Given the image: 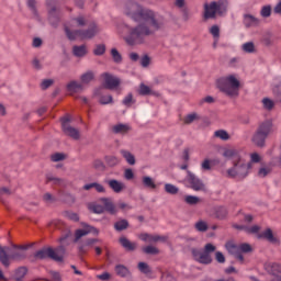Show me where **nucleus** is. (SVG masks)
I'll return each mask as SVG.
<instances>
[{
	"label": "nucleus",
	"instance_id": "obj_45",
	"mask_svg": "<svg viewBox=\"0 0 281 281\" xmlns=\"http://www.w3.org/2000/svg\"><path fill=\"white\" fill-rule=\"evenodd\" d=\"M184 201L186 203H188V205H196L201 201V199H199V196L196 195H187L184 198Z\"/></svg>",
	"mask_w": 281,
	"mask_h": 281
},
{
	"label": "nucleus",
	"instance_id": "obj_44",
	"mask_svg": "<svg viewBox=\"0 0 281 281\" xmlns=\"http://www.w3.org/2000/svg\"><path fill=\"white\" fill-rule=\"evenodd\" d=\"M100 104H113V95L102 94L99 99Z\"/></svg>",
	"mask_w": 281,
	"mask_h": 281
},
{
	"label": "nucleus",
	"instance_id": "obj_22",
	"mask_svg": "<svg viewBox=\"0 0 281 281\" xmlns=\"http://www.w3.org/2000/svg\"><path fill=\"white\" fill-rule=\"evenodd\" d=\"M112 131L116 135H126L131 131V126L128 124H116L112 127Z\"/></svg>",
	"mask_w": 281,
	"mask_h": 281
},
{
	"label": "nucleus",
	"instance_id": "obj_48",
	"mask_svg": "<svg viewBox=\"0 0 281 281\" xmlns=\"http://www.w3.org/2000/svg\"><path fill=\"white\" fill-rule=\"evenodd\" d=\"M65 217L69 221H74L75 223H78V221H80V216L78 215V213H74L71 211H66Z\"/></svg>",
	"mask_w": 281,
	"mask_h": 281
},
{
	"label": "nucleus",
	"instance_id": "obj_7",
	"mask_svg": "<svg viewBox=\"0 0 281 281\" xmlns=\"http://www.w3.org/2000/svg\"><path fill=\"white\" fill-rule=\"evenodd\" d=\"M216 251V246L213 244H206L204 250L192 248L191 254L196 262L200 265H212V255Z\"/></svg>",
	"mask_w": 281,
	"mask_h": 281
},
{
	"label": "nucleus",
	"instance_id": "obj_55",
	"mask_svg": "<svg viewBox=\"0 0 281 281\" xmlns=\"http://www.w3.org/2000/svg\"><path fill=\"white\" fill-rule=\"evenodd\" d=\"M260 14L263 19H269L271 16V5L262 7Z\"/></svg>",
	"mask_w": 281,
	"mask_h": 281
},
{
	"label": "nucleus",
	"instance_id": "obj_21",
	"mask_svg": "<svg viewBox=\"0 0 281 281\" xmlns=\"http://www.w3.org/2000/svg\"><path fill=\"white\" fill-rule=\"evenodd\" d=\"M72 54H74V56H76L77 58H82V57H85V56H87V54H88V50H87V45H80V46H78V45H75L74 47H72Z\"/></svg>",
	"mask_w": 281,
	"mask_h": 281
},
{
	"label": "nucleus",
	"instance_id": "obj_16",
	"mask_svg": "<svg viewBox=\"0 0 281 281\" xmlns=\"http://www.w3.org/2000/svg\"><path fill=\"white\" fill-rule=\"evenodd\" d=\"M140 240L144 243H159V240H166V237H161L159 235H150L148 233H143L139 235Z\"/></svg>",
	"mask_w": 281,
	"mask_h": 281
},
{
	"label": "nucleus",
	"instance_id": "obj_56",
	"mask_svg": "<svg viewBox=\"0 0 281 281\" xmlns=\"http://www.w3.org/2000/svg\"><path fill=\"white\" fill-rule=\"evenodd\" d=\"M46 181L47 183H54V186H60V183H63V180L60 178H56L54 176H47Z\"/></svg>",
	"mask_w": 281,
	"mask_h": 281
},
{
	"label": "nucleus",
	"instance_id": "obj_60",
	"mask_svg": "<svg viewBox=\"0 0 281 281\" xmlns=\"http://www.w3.org/2000/svg\"><path fill=\"white\" fill-rule=\"evenodd\" d=\"M239 251H240V255L249 254L251 251V245H249V244H240L239 245Z\"/></svg>",
	"mask_w": 281,
	"mask_h": 281
},
{
	"label": "nucleus",
	"instance_id": "obj_32",
	"mask_svg": "<svg viewBox=\"0 0 281 281\" xmlns=\"http://www.w3.org/2000/svg\"><path fill=\"white\" fill-rule=\"evenodd\" d=\"M93 78H95V74H93V71L89 70L87 72H85L83 75H81V83L82 85H89V82H91L93 80Z\"/></svg>",
	"mask_w": 281,
	"mask_h": 281
},
{
	"label": "nucleus",
	"instance_id": "obj_12",
	"mask_svg": "<svg viewBox=\"0 0 281 281\" xmlns=\"http://www.w3.org/2000/svg\"><path fill=\"white\" fill-rule=\"evenodd\" d=\"M88 234H100V232L98 231V228L88 225V224H83V229H77L75 232V243H78L82 236H87Z\"/></svg>",
	"mask_w": 281,
	"mask_h": 281
},
{
	"label": "nucleus",
	"instance_id": "obj_51",
	"mask_svg": "<svg viewBox=\"0 0 281 281\" xmlns=\"http://www.w3.org/2000/svg\"><path fill=\"white\" fill-rule=\"evenodd\" d=\"M105 161L111 167L117 166V164H120V159L115 156H106Z\"/></svg>",
	"mask_w": 281,
	"mask_h": 281
},
{
	"label": "nucleus",
	"instance_id": "obj_57",
	"mask_svg": "<svg viewBox=\"0 0 281 281\" xmlns=\"http://www.w3.org/2000/svg\"><path fill=\"white\" fill-rule=\"evenodd\" d=\"M210 34H212V36L214 38H220V36H221V29L218 27V25H213L210 29Z\"/></svg>",
	"mask_w": 281,
	"mask_h": 281
},
{
	"label": "nucleus",
	"instance_id": "obj_31",
	"mask_svg": "<svg viewBox=\"0 0 281 281\" xmlns=\"http://www.w3.org/2000/svg\"><path fill=\"white\" fill-rule=\"evenodd\" d=\"M67 90L71 91L72 93H76L78 91H82V83H80L78 81H70L67 85Z\"/></svg>",
	"mask_w": 281,
	"mask_h": 281
},
{
	"label": "nucleus",
	"instance_id": "obj_39",
	"mask_svg": "<svg viewBox=\"0 0 281 281\" xmlns=\"http://www.w3.org/2000/svg\"><path fill=\"white\" fill-rule=\"evenodd\" d=\"M270 173H271V167L262 166L259 168L257 176L260 179H265V177H267V175H270Z\"/></svg>",
	"mask_w": 281,
	"mask_h": 281
},
{
	"label": "nucleus",
	"instance_id": "obj_61",
	"mask_svg": "<svg viewBox=\"0 0 281 281\" xmlns=\"http://www.w3.org/2000/svg\"><path fill=\"white\" fill-rule=\"evenodd\" d=\"M50 159H52V161H55V162H57V161H64V159H65V154H63V153L53 154V155L50 156Z\"/></svg>",
	"mask_w": 281,
	"mask_h": 281
},
{
	"label": "nucleus",
	"instance_id": "obj_25",
	"mask_svg": "<svg viewBox=\"0 0 281 281\" xmlns=\"http://www.w3.org/2000/svg\"><path fill=\"white\" fill-rule=\"evenodd\" d=\"M92 188H94V190H97L99 193L106 192V189L104 188V186H102L98 182H91V183L83 186V190H91Z\"/></svg>",
	"mask_w": 281,
	"mask_h": 281
},
{
	"label": "nucleus",
	"instance_id": "obj_9",
	"mask_svg": "<svg viewBox=\"0 0 281 281\" xmlns=\"http://www.w3.org/2000/svg\"><path fill=\"white\" fill-rule=\"evenodd\" d=\"M184 182L187 183L188 188L194 190V192H204L205 190V183H203V180H201L199 176L194 175V172L190 170H187Z\"/></svg>",
	"mask_w": 281,
	"mask_h": 281
},
{
	"label": "nucleus",
	"instance_id": "obj_18",
	"mask_svg": "<svg viewBox=\"0 0 281 281\" xmlns=\"http://www.w3.org/2000/svg\"><path fill=\"white\" fill-rule=\"evenodd\" d=\"M101 202L104 205V210L109 212V214H117V207H115V204H113L109 198L101 199Z\"/></svg>",
	"mask_w": 281,
	"mask_h": 281
},
{
	"label": "nucleus",
	"instance_id": "obj_2",
	"mask_svg": "<svg viewBox=\"0 0 281 281\" xmlns=\"http://www.w3.org/2000/svg\"><path fill=\"white\" fill-rule=\"evenodd\" d=\"M223 157H226V159H233V167L226 171L227 177L231 179H245L249 175L251 164H247V161L240 157V153H238V150L234 148L225 149Z\"/></svg>",
	"mask_w": 281,
	"mask_h": 281
},
{
	"label": "nucleus",
	"instance_id": "obj_52",
	"mask_svg": "<svg viewBox=\"0 0 281 281\" xmlns=\"http://www.w3.org/2000/svg\"><path fill=\"white\" fill-rule=\"evenodd\" d=\"M194 120H199V114L198 113L188 114L183 119V122H184V124H192V122H194Z\"/></svg>",
	"mask_w": 281,
	"mask_h": 281
},
{
	"label": "nucleus",
	"instance_id": "obj_13",
	"mask_svg": "<svg viewBox=\"0 0 281 281\" xmlns=\"http://www.w3.org/2000/svg\"><path fill=\"white\" fill-rule=\"evenodd\" d=\"M225 247L231 256H235L239 262H245V257L240 255V245H236L234 241H227Z\"/></svg>",
	"mask_w": 281,
	"mask_h": 281
},
{
	"label": "nucleus",
	"instance_id": "obj_5",
	"mask_svg": "<svg viewBox=\"0 0 281 281\" xmlns=\"http://www.w3.org/2000/svg\"><path fill=\"white\" fill-rule=\"evenodd\" d=\"M65 254L66 250L64 246H59L55 249L52 247H47L37 250L34 255V258L36 260H45L46 258H49L55 262H63V260H65Z\"/></svg>",
	"mask_w": 281,
	"mask_h": 281
},
{
	"label": "nucleus",
	"instance_id": "obj_46",
	"mask_svg": "<svg viewBox=\"0 0 281 281\" xmlns=\"http://www.w3.org/2000/svg\"><path fill=\"white\" fill-rule=\"evenodd\" d=\"M144 254H148L150 256H157L159 254V249L155 246H146L143 248Z\"/></svg>",
	"mask_w": 281,
	"mask_h": 281
},
{
	"label": "nucleus",
	"instance_id": "obj_15",
	"mask_svg": "<svg viewBox=\"0 0 281 281\" xmlns=\"http://www.w3.org/2000/svg\"><path fill=\"white\" fill-rule=\"evenodd\" d=\"M217 12L218 9L216 8V1L204 4V19H214Z\"/></svg>",
	"mask_w": 281,
	"mask_h": 281
},
{
	"label": "nucleus",
	"instance_id": "obj_4",
	"mask_svg": "<svg viewBox=\"0 0 281 281\" xmlns=\"http://www.w3.org/2000/svg\"><path fill=\"white\" fill-rule=\"evenodd\" d=\"M65 32L69 41H76V38H80V41H91V38H94L100 32V29H98L95 22H91L88 24V29H79L75 31H71V29L66 25Z\"/></svg>",
	"mask_w": 281,
	"mask_h": 281
},
{
	"label": "nucleus",
	"instance_id": "obj_35",
	"mask_svg": "<svg viewBox=\"0 0 281 281\" xmlns=\"http://www.w3.org/2000/svg\"><path fill=\"white\" fill-rule=\"evenodd\" d=\"M115 272L121 277V278H126L128 276V268H126L124 265H117L115 267Z\"/></svg>",
	"mask_w": 281,
	"mask_h": 281
},
{
	"label": "nucleus",
	"instance_id": "obj_37",
	"mask_svg": "<svg viewBox=\"0 0 281 281\" xmlns=\"http://www.w3.org/2000/svg\"><path fill=\"white\" fill-rule=\"evenodd\" d=\"M105 53H106V45L104 44H98L93 49L94 56H104Z\"/></svg>",
	"mask_w": 281,
	"mask_h": 281
},
{
	"label": "nucleus",
	"instance_id": "obj_58",
	"mask_svg": "<svg viewBox=\"0 0 281 281\" xmlns=\"http://www.w3.org/2000/svg\"><path fill=\"white\" fill-rule=\"evenodd\" d=\"M195 229L198 232H207V223H205L203 221L195 223Z\"/></svg>",
	"mask_w": 281,
	"mask_h": 281
},
{
	"label": "nucleus",
	"instance_id": "obj_54",
	"mask_svg": "<svg viewBox=\"0 0 281 281\" xmlns=\"http://www.w3.org/2000/svg\"><path fill=\"white\" fill-rule=\"evenodd\" d=\"M260 161H262V157L259 156L258 153H252L250 154V162H247V164H250L251 166V164H260Z\"/></svg>",
	"mask_w": 281,
	"mask_h": 281
},
{
	"label": "nucleus",
	"instance_id": "obj_17",
	"mask_svg": "<svg viewBox=\"0 0 281 281\" xmlns=\"http://www.w3.org/2000/svg\"><path fill=\"white\" fill-rule=\"evenodd\" d=\"M119 243L126 249V251H135V249H137V244L128 240L126 237H121Z\"/></svg>",
	"mask_w": 281,
	"mask_h": 281
},
{
	"label": "nucleus",
	"instance_id": "obj_40",
	"mask_svg": "<svg viewBox=\"0 0 281 281\" xmlns=\"http://www.w3.org/2000/svg\"><path fill=\"white\" fill-rule=\"evenodd\" d=\"M241 49L246 52V54H254V52H256V46L254 45V42H247L243 44Z\"/></svg>",
	"mask_w": 281,
	"mask_h": 281
},
{
	"label": "nucleus",
	"instance_id": "obj_41",
	"mask_svg": "<svg viewBox=\"0 0 281 281\" xmlns=\"http://www.w3.org/2000/svg\"><path fill=\"white\" fill-rule=\"evenodd\" d=\"M138 93L139 95H150L153 94V90L150 89V87L146 86L145 83H140Z\"/></svg>",
	"mask_w": 281,
	"mask_h": 281
},
{
	"label": "nucleus",
	"instance_id": "obj_23",
	"mask_svg": "<svg viewBox=\"0 0 281 281\" xmlns=\"http://www.w3.org/2000/svg\"><path fill=\"white\" fill-rule=\"evenodd\" d=\"M266 271H268L270 276H278V273H281V266L280 263L269 262L266 265Z\"/></svg>",
	"mask_w": 281,
	"mask_h": 281
},
{
	"label": "nucleus",
	"instance_id": "obj_3",
	"mask_svg": "<svg viewBox=\"0 0 281 281\" xmlns=\"http://www.w3.org/2000/svg\"><path fill=\"white\" fill-rule=\"evenodd\" d=\"M217 89L228 95V98H238L240 92V80L235 75L224 76L216 81Z\"/></svg>",
	"mask_w": 281,
	"mask_h": 281
},
{
	"label": "nucleus",
	"instance_id": "obj_19",
	"mask_svg": "<svg viewBox=\"0 0 281 281\" xmlns=\"http://www.w3.org/2000/svg\"><path fill=\"white\" fill-rule=\"evenodd\" d=\"M260 20H258L256 16L250 15V14H246L244 16V25L246 27H256L257 25H259Z\"/></svg>",
	"mask_w": 281,
	"mask_h": 281
},
{
	"label": "nucleus",
	"instance_id": "obj_34",
	"mask_svg": "<svg viewBox=\"0 0 281 281\" xmlns=\"http://www.w3.org/2000/svg\"><path fill=\"white\" fill-rule=\"evenodd\" d=\"M98 239H88L79 247V254H87V247H92Z\"/></svg>",
	"mask_w": 281,
	"mask_h": 281
},
{
	"label": "nucleus",
	"instance_id": "obj_43",
	"mask_svg": "<svg viewBox=\"0 0 281 281\" xmlns=\"http://www.w3.org/2000/svg\"><path fill=\"white\" fill-rule=\"evenodd\" d=\"M122 104H124V106H133V104H135V99L133 98V93H128L122 101Z\"/></svg>",
	"mask_w": 281,
	"mask_h": 281
},
{
	"label": "nucleus",
	"instance_id": "obj_38",
	"mask_svg": "<svg viewBox=\"0 0 281 281\" xmlns=\"http://www.w3.org/2000/svg\"><path fill=\"white\" fill-rule=\"evenodd\" d=\"M214 136L218 139H223V142H227V139H229V134L225 130L215 131Z\"/></svg>",
	"mask_w": 281,
	"mask_h": 281
},
{
	"label": "nucleus",
	"instance_id": "obj_53",
	"mask_svg": "<svg viewBox=\"0 0 281 281\" xmlns=\"http://www.w3.org/2000/svg\"><path fill=\"white\" fill-rule=\"evenodd\" d=\"M27 8L33 12L34 16H38V12L36 11V0H27Z\"/></svg>",
	"mask_w": 281,
	"mask_h": 281
},
{
	"label": "nucleus",
	"instance_id": "obj_14",
	"mask_svg": "<svg viewBox=\"0 0 281 281\" xmlns=\"http://www.w3.org/2000/svg\"><path fill=\"white\" fill-rule=\"evenodd\" d=\"M109 188H111L115 194H120L121 192H124L126 190V184L120 180L111 179L106 181Z\"/></svg>",
	"mask_w": 281,
	"mask_h": 281
},
{
	"label": "nucleus",
	"instance_id": "obj_47",
	"mask_svg": "<svg viewBox=\"0 0 281 281\" xmlns=\"http://www.w3.org/2000/svg\"><path fill=\"white\" fill-rule=\"evenodd\" d=\"M27 274V268L21 267L15 271V280H23Z\"/></svg>",
	"mask_w": 281,
	"mask_h": 281
},
{
	"label": "nucleus",
	"instance_id": "obj_33",
	"mask_svg": "<svg viewBox=\"0 0 281 281\" xmlns=\"http://www.w3.org/2000/svg\"><path fill=\"white\" fill-rule=\"evenodd\" d=\"M90 212H93L94 214H103L104 213V206L102 204L98 203H91L88 205Z\"/></svg>",
	"mask_w": 281,
	"mask_h": 281
},
{
	"label": "nucleus",
	"instance_id": "obj_36",
	"mask_svg": "<svg viewBox=\"0 0 281 281\" xmlns=\"http://www.w3.org/2000/svg\"><path fill=\"white\" fill-rule=\"evenodd\" d=\"M72 23H76L78 27H85V25H89V23L87 22V18L83 15H79L72 19Z\"/></svg>",
	"mask_w": 281,
	"mask_h": 281
},
{
	"label": "nucleus",
	"instance_id": "obj_1",
	"mask_svg": "<svg viewBox=\"0 0 281 281\" xmlns=\"http://www.w3.org/2000/svg\"><path fill=\"white\" fill-rule=\"evenodd\" d=\"M126 16L138 23L136 26H126L127 34L124 41L127 45H143L146 36H153L164 27V18L159 13L146 9L137 3H131L125 9Z\"/></svg>",
	"mask_w": 281,
	"mask_h": 281
},
{
	"label": "nucleus",
	"instance_id": "obj_49",
	"mask_svg": "<svg viewBox=\"0 0 281 281\" xmlns=\"http://www.w3.org/2000/svg\"><path fill=\"white\" fill-rule=\"evenodd\" d=\"M111 56H112L113 60H114L116 64L122 63V54H120V52L117 50V48H112V49H111Z\"/></svg>",
	"mask_w": 281,
	"mask_h": 281
},
{
	"label": "nucleus",
	"instance_id": "obj_29",
	"mask_svg": "<svg viewBox=\"0 0 281 281\" xmlns=\"http://www.w3.org/2000/svg\"><path fill=\"white\" fill-rule=\"evenodd\" d=\"M128 222L126 220H119L114 223L115 232H124V229H128Z\"/></svg>",
	"mask_w": 281,
	"mask_h": 281
},
{
	"label": "nucleus",
	"instance_id": "obj_62",
	"mask_svg": "<svg viewBox=\"0 0 281 281\" xmlns=\"http://www.w3.org/2000/svg\"><path fill=\"white\" fill-rule=\"evenodd\" d=\"M43 201H45V203H55L56 196L52 195V193H45L43 195Z\"/></svg>",
	"mask_w": 281,
	"mask_h": 281
},
{
	"label": "nucleus",
	"instance_id": "obj_6",
	"mask_svg": "<svg viewBox=\"0 0 281 281\" xmlns=\"http://www.w3.org/2000/svg\"><path fill=\"white\" fill-rule=\"evenodd\" d=\"M10 248H3L0 246V262L3 267H10V259L11 260H23L25 258V250L27 246H13V251L8 255V250Z\"/></svg>",
	"mask_w": 281,
	"mask_h": 281
},
{
	"label": "nucleus",
	"instance_id": "obj_20",
	"mask_svg": "<svg viewBox=\"0 0 281 281\" xmlns=\"http://www.w3.org/2000/svg\"><path fill=\"white\" fill-rule=\"evenodd\" d=\"M48 14L52 25H58V21H60V14L58 13V9H56V7H50Z\"/></svg>",
	"mask_w": 281,
	"mask_h": 281
},
{
	"label": "nucleus",
	"instance_id": "obj_10",
	"mask_svg": "<svg viewBox=\"0 0 281 281\" xmlns=\"http://www.w3.org/2000/svg\"><path fill=\"white\" fill-rule=\"evenodd\" d=\"M70 122H71V119H69V116H64L61 119V128L65 135H68V137H71L72 139H80V131L71 126L69 124Z\"/></svg>",
	"mask_w": 281,
	"mask_h": 281
},
{
	"label": "nucleus",
	"instance_id": "obj_24",
	"mask_svg": "<svg viewBox=\"0 0 281 281\" xmlns=\"http://www.w3.org/2000/svg\"><path fill=\"white\" fill-rule=\"evenodd\" d=\"M142 182L144 188H148L149 190H156L157 184L155 183V180L150 176H144L142 178Z\"/></svg>",
	"mask_w": 281,
	"mask_h": 281
},
{
	"label": "nucleus",
	"instance_id": "obj_63",
	"mask_svg": "<svg viewBox=\"0 0 281 281\" xmlns=\"http://www.w3.org/2000/svg\"><path fill=\"white\" fill-rule=\"evenodd\" d=\"M272 92H273V95L277 98V100L281 102V86H276Z\"/></svg>",
	"mask_w": 281,
	"mask_h": 281
},
{
	"label": "nucleus",
	"instance_id": "obj_50",
	"mask_svg": "<svg viewBox=\"0 0 281 281\" xmlns=\"http://www.w3.org/2000/svg\"><path fill=\"white\" fill-rule=\"evenodd\" d=\"M262 105L265 109H267V111H271L273 106H276V103L273 102V100L265 98L262 99Z\"/></svg>",
	"mask_w": 281,
	"mask_h": 281
},
{
	"label": "nucleus",
	"instance_id": "obj_27",
	"mask_svg": "<svg viewBox=\"0 0 281 281\" xmlns=\"http://www.w3.org/2000/svg\"><path fill=\"white\" fill-rule=\"evenodd\" d=\"M258 238H266V240H269V243H276V237L273 236V231H271V228H268L259 234Z\"/></svg>",
	"mask_w": 281,
	"mask_h": 281
},
{
	"label": "nucleus",
	"instance_id": "obj_64",
	"mask_svg": "<svg viewBox=\"0 0 281 281\" xmlns=\"http://www.w3.org/2000/svg\"><path fill=\"white\" fill-rule=\"evenodd\" d=\"M93 168H95V170H102L104 168V162H102V160L97 159L92 162Z\"/></svg>",
	"mask_w": 281,
	"mask_h": 281
},
{
	"label": "nucleus",
	"instance_id": "obj_30",
	"mask_svg": "<svg viewBox=\"0 0 281 281\" xmlns=\"http://www.w3.org/2000/svg\"><path fill=\"white\" fill-rule=\"evenodd\" d=\"M215 3L217 8V14H224V12H227V5H229L227 0H218Z\"/></svg>",
	"mask_w": 281,
	"mask_h": 281
},
{
	"label": "nucleus",
	"instance_id": "obj_59",
	"mask_svg": "<svg viewBox=\"0 0 281 281\" xmlns=\"http://www.w3.org/2000/svg\"><path fill=\"white\" fill-rule=\"evenodd\" d=\"M138 269L142 273H150V267L146 262H139Z\"/></svg>",
	"mask_w": 281,
	"mask_h": 281
},
{
	"label": "nucleus",
	"instance_id": "obj_42",
	"mask_svg": "<svg viewBox=\"0 0 281 281\" xmlns=\"http://www.w3.org/2000/svg\"><path fill=\"white\" fill-rule=\"evenodd\" d=\"M165 192H167V194H178L179 188H177V186H175V184L166 183Z\"/></svg>",
	"mask_w": 281,
	"mask_h": 281
},
{
	"label": "nucleus",
	"instance_id": "obj_8",
	"mask_svg": "<svg viewBox=\"0 0 281 281\" xmlns=\"http://www.w3.org/2000/svg\"><path fill=\"white\" fill-rule=\"evenodd\" d=\"M272 127L273 124L271 123V121H266L261 123L252 137L254 144H256V146H258L259 148H262V146H265L267 137H269V134L271 133Z\"/></svg>",
	"mask_w": 281,
	"mask_h": 281
},
{
	"label": "nucleus",
	"instance_id": "obj_28",
	"mask_svg": "<svg viewBox=\"0 0 281 281\" xmlns=\"http://www.w3.org/2000/svg\"><path fill=\"white\" fill-rule=\"evenodd\" d=\"M121 155H122V157H124V159L127 161V164H130V166H135V156L133 154H131V151H128L126 149H122Z\"/></svg>",
	"mask_w": 281,
	"mask_h": 281
},
{
	"label": "nucleus",
	"instance_id": "obj_11",
	"mask_svg": "<svg viewBox=\"0 0 281 281\" xmlns=\"http://www.w3.org/2000/svg\"><path fill=\"white\" fill-rule=\"evenodd\" d=\"M101 77L103 78V85L105 87V89H117V87H120V78L109 74V72H103L101 75Z\"/></svg>",
	"mask_w": 281,
	"mask_h": 281
},
{
	"label": "nucleus",
	"instance_id": "obj_26",
	"mask_svg": "<svg viewBox=\"0 0 281 281\" xmlns=\"http://www.w3.org/2000/svg\"><path fill=\"white\" fill-rule=\"evenodd\" d=\"M227 209L225 206L215 207V218L223 221L224 218H227Z\"/></svg>",
	"mask_w": 281,
	"mask_h": 281
}]
</instances>
